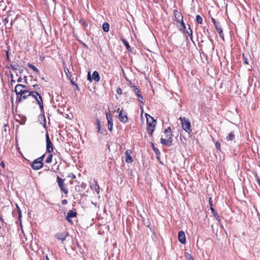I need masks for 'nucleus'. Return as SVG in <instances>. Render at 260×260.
Segmentation results:
<instances>
[{"label":"nucleus","mask_w":260,"mask_h":260,"mask_svg":"<svg viewBox=\"0 0 260 260\" xmlns=\"http://www.w3.org/2000/svg\"><path fill=\"white\" fill-rule=\"evenodd\" d=\"M185 256H186L187 260H194L193 257L188 253L186 254Z\"/></svg>","instance_id":"obj_32"},{"label":"nucleus","mask_w":260,"mask_h":260,"mask_svg":"<svg viewBox=\"0 0 260 260\" xmlns=\"http://www.w3.org/2000/svg\"><path fill=\"white\" fill-rule=\"evenodd\" d=\"M214 216H215V217L217 219L219 220V215H218L217 213H216V214L214 215Z\"/></svg>","instance_id":"obj_43"},{"label":"nucleus","mask_w":260,"mask_h":260,"mask_svg":"<svg viewBox=\"0 0 260 260\" xmlns=\"http://www.w3.org/2000/svg\"><path fill=\"white\" fill-rule=\"evenodd\" d=\"M42 117V118H43L44 120V121H45V122H44V124H43V126H44V127H46V121H45V118L44 116H43V115Z\"/></svg>","instance_id":"obj_42"},{"label":"nucleus","mask_w":260,"mask_h":260,"mask_svg":"<svg viewBox=\"0 0 260 260\" xmlns=\"http://www.w3.org/2000/svg\"><path fill=\"white\" fill-rule=\"evenodd\" d=\"M138 100L139 102H140L141 103H143V96L141 94H138Z\"/></svg>","instance_id":"obj_30"},{"label":"nucleus","mask_w":260,"mask_h":260,"mask_svg":"<svg viewBox=\"0 0 260 260\" xmlns=\"http://www.w3.org/2000/svg\"><path fill=\"white\" fill-rule=\"evenodd\" d=\"M22 79L21 78H19L17 80V81L18 82H20L21 81Z\"/></svg>","instance_id":"obj_48"},{"label":"nucleus","mask_w":260,"mask_h":260,"mask_svg":"<svg viewBox=\"0 0 260 260\" xmlns=\"http://www.w3.org/2000/svg\"><path fill=\"white\" fill-rule=\"evenodd\" d=\"M12 68L13 69H16L15 67H13V66H12Z\"/></svg>","instance_id":"obj_50"},{"label":"nucleus","mask_w":260,"mask_h":260,"mask_svg":"<svg viewBox=\"0 0 260 260\" xmlns=\"http://www.w3.org/2000/svg\"><path fill=\"white\" fill-rule=\"evenodd\" d=\"M46 149L49 153H51L53 150V144L51 142L48 133L46 135Z\"/></svg>","instance_id":"obj_9"},{"label":"nucleus","mask_w":260,"mask_h":260,"mask_svg":"<svg viewBox=\"0 0 260 260\" xmlns=\"http://www.w3.org/2000/svg\"><path fill=\"white\" fill-rule=\"evenodd\" d=\"M96 124H97L98 133H101V132L100 122V121L99 120H96Z\"/></svg>","instance_id":"obj_29"},{"label":"nucleus","mask_w":260,"mask_h":260,"mask_svg":"<svg viewBox=\"0 0 260 260\" xmlns=\"http://www.w3.org/2000/svg\"><path fill=\"white\" fill-rule=\"evenodd\" d=\"M196 20L199 23H200V24L202 23L203 20H202V18L200 15H198L196 16Z\"/></svg>","instance_id":"obj_26"},{"label":"nucleus","mask_w":260,"mask_h":260,"mask_svg":"<svg viewBox=\"0 0 260 260\" xmlns=\"http://www.w3.org/2000/svg\"><path fill=\"white\" fill-rule=\"evenodd\" d=\"M57 182L58 183V186L60 188L61 190L63 191L64 193H67L68 191L67 189L65 187L64 180L61 178L60 177L57 176Z\"/></svg>","instance_id":"obj_7"},{"label":"nucleus","mask_w":260,"mask_h":260,"mask_svg":"<svg viewBox=\"0 0 260 260\" xmlns=\"http://www.w3.org/2000/svg\"><path fill=\"white\" fill-rule=\"evenodd\" d=\"M106 118L108 121V128L110 131H112L113 128V119L112 116L108 113H106Z\"/></svg>","instance_id":"obj_12"},{"label":"nucleus","mask_w":260,"mask_h":260,"mask_svg":"<svg viewBox=\"0 0 260 260\" xmlns=\"http://www.w3.org/2000/svg\"><path fill=\"white\" fill-rule=\"evenodd\" d=\"M52 157H53L52 154H50L46 158V159L45 160V162L47 164H49V163L51 162L52 160Z\"/></svg>","instance_id":"obj_22"},{"label":"nucleus","mask_w":260,"mask_h":260,"mask_svg":"<svg viewBox=\"0 0 260 260\" xmlns=\"http://www.w3.org/2000/svg\"><path fill=\"white\" fill-rule=\"evenodd\" d=\"M145 116L146 117L147 123L148 124L147 131L148 134L150 136H152L155 127L156 121L148 114H146Z\"/></svg>","instance_id":"obj_2"},{"label":"nucleus","mask_w":260,"mask_h":260,"mask_svg":"<svg viewBox=\"0 0 260 260\" xmlns=\"http://www.w3.org/2000/svg\"><path fill=\"white\" fill-rule=\"evenodd\" d=\"M211 208V210L212 211V213H213L214 215H215L216 213H215V210H214V209L212 207H211V208Z\"/></svg>","instance_id":"obj_44"},{"label":"nucleus","mask_w":260,"mask_h":260,"mask_svg":"<svg viewBox=\"0 0 260 260\" xmlns=\"http://www.w3.org/2000/svg\"><path fill=\"white\" fill-rule=\"evenodd\" d=\"M131 151L129 150H127L125 152V155L126 156L125 161L127 163H131L133 161V159L131 156Z\"/></svg>","instance_id":"obj_15"},{"label":"nucleus","mask_w":260,"mask_h":260,"mask_svg":"<svg viewBox=\"0 0 260 260\" xmlns=\"http://www.w3.org/2000/svg\"><path fill=\"white\" fill-rule=\"evenodd\" d=\"M92 78L95 81H99L100 77L99 73L97 71H94L92 75Z\"/></svg>","instance_id":"obj_17"},{"label":"nucleus","mask_w":260,"mask_h":260,"mask_svg":"<svg viewBox=\"0 0 260 260\" xmlns=\"http://www.w3.org/2000/svg\"><path fill=\"white\" fill-rule=\"evenodd\" d=\"M122 41H123V42L124 43V44L125 45V47H126L127 49L128 50H129V49H130V46H129V45L128 43H127V41H125V40H122Z\"/></svg>","instance_id":"obj_31"},{"label":"nucleus","mask_w":260,"mask_h":260,"mask_svg":"<svg viewBox=\"0 0 260 260\" xmlns=\"http://www.w3.org/2000/svg\"><path fill=\"white\" fill-rule=\"evenodd\" d=\"M33 87H34V89H36V90H38V89H40L39 85H38V84L34 85Z\"/></svg>","instance_id":"obj_38"},{"label":"nucleus","mask_w":260,"mask_h":260,"mask_svg":"<svg viewBox=\"0 0 260 260\" xmlns=\"http://www.w3.org/2000/svg\"><path fill=\"white\" fill-rule=\"evenodd\" d=\"M70 177H72L73 178H75V176L73 174H72V175H70Z\"/></svg>","instance_id":"obj_45"},{"label":"nucleus","mask_w":260,"mask_h":260,"mask_svg":"<svg viewBox=\"0 0 260 260\" xmlns=\"http://www.w3.org/2000/svg\"><path fill=\"white\" fill-rule=\"evenodd\" d=\"M102 28L105 32H108L109 29V24L107 22L103 24Z\"/></svg>","instance_id":"obj_21"},{"label":"nucleus","mask_w":260,"mask_h":260,"mask_svg":"<svg viewBox=\"0 0 260 260\" xmlns=\"http://www.w3.org/2000/svg\"><path fill=\"white\" fill-rule=\"evenodd\" d=\"M68 233L67 232H62L60 233H57L55 235V237L62 241L66 240V237L68 236Z\"/></svg>","instance_id":"obj_13"},{"label":"nucleus","mask_w":260,"mask_h":260,"mask_svg":"<svg viewBox=\"0 0 260 260\" xmlns=\"http://www.w3.org/2000/svg\"><path fill=\"white\" fill-rule=\"evenodd\" d=\"M117 93L118 94H122V90L120 88H118L117 89Z\"/></svg>","instance_id":"obj_36"},{"label":"nucleus","mask_w":260,"mask_h":260,"mask_svg":"<svg viewBox=\"0 0 260 260\" xmlns=\"http://www.w3.org/2000/svg\"><path fill=\"white\" fill-rule=\"evenodd\" d=\"M77 215V213L75 212H74L72 210H70L67 214V216L66 217V219H68V218H71L72 217H75Z\"/></svg>","instance_id":"obj_18"},{"label":"nucleus","mask_w":260,"mask_h":260,"mask_svg":"<svg viewBox=\"0 0 260 260\" xmlns=\"http://www.w3.org/2000/svg\"><path fill=\"white\" fill-rule=\"evenodd\" d=\"M119 119L122 123H126L128 121V118L126 112H124L122 110H120L119 113Z\"/></svg>","instance_id":"obj_11"},{"label":"nucleus","mask_w":260,"mask_h":260,"mask_svg":"<svg viewBox=\"0 0 260 260\" xmlns=\"http://www.w3.org/2000/svg\"><path fill=\"white\" fill-rule=\"evenodd\" d=\"M152 148H153L154 151L155 152V153L156 154H160V152H159V150L157 148H155L154 146V144H152Z\"/></svg>","instance_id":"obj_28"},{"label":"nucleus","mask_w":260,"mask_h":260,"mask_svg":"<svg viewBox=\"0 0 260 260\" xmlns=\"http://www.w3.org/2000/svg\"><path fill=\"white\" fill-rule=\"evenodd\" d=\"M31 96L34 98L38 102L40 108L42 110L43 109V103L41 96L40 94L36 91H31Z\"/></svg>","instance_id":"obj_5"},{"label":"nucleus","mask_w":260,"mask_h":260,"mask_svg":"<svg viewBox=\"0 0 260 260\" xmlns=\"http://www.w3.org/2000/svg\"><path fill=\"white\" fill-rule=\"evenodd\" d=\"M174 14L175 16V20L177 22H180L181 23V25L182 26L183 30H184L186 27L183 21V16L182 14H181V13H180L176 10H175L174 11Z\"/></svg>","instance_id":"obj_4"},{"label":"nucleus","mask_w":260,"mask_h":260,"mask_svg":"<svg viewBox=\"0 0 260 260\" xmlns=\"http://www.w3.org/2000/svg\"><path fill=\"white\" fill-rule=\"evenodd\" d=\"M83 24L85 25V26H86L87 25V24L85 22H83Z\"/></svg>","instance_id":"obj_49"},{"label":"nucleus","mask_w":260,"mask_h":260,"mask_svg":"<svg viewBox=\"0 0 260 260\" xmlns=\"http://www.w3.org/2000/svg\"><path fill=\"white\" fill-rule=\"evenodd\" d=\"M235 135L234 134V133L233 132H231L226 137V140L228 141H233V140H234L235 139Z\"/></svg>","instance_id":"obj_20"},{"label":"nucleus","mask_w":260,"mask_h":260,"mask_svg":"<svg viewBox=\"0 0 260 260\" xmlns=\"http://www.w3.org/2000/svg\"><path fill=\"white\" fill-rule=\"evenodd\" d=\"M69 222L70 223H73L72 220L71 219V218H68V219H67Z\"/></svg>","instance_id":"obj_46"},{"label":"nucleus","mask_w":260,"mask_h":260,"mask_svg":"<svg viewBox=\"0 0 260 260\" xmlns=\"http://www.w3.org/2000/svg\"><path fill=\"white\" fill-rule=\"evenodd\" d=\"M215 146H216V148L218 150H220V143L218 142H216Z\"/></svg>","instance_id":"obj_33"},{"label":"nucleus","mask_w":260,"mask_h":260,"mask_svg":"<svg viewBox=\"0 0 260 260\" xmlns=\"http://www.w3.org/2000/svg\"><path fill=\"white\" fill-rule=\"evenodd\" d=\"M64 72L66 74L67 77L70 78V77H71V74L70 73L69 70L68 69H64Z\"/></svg>","instance_id":"obj_27"},{"label":"nucleus","mask_w":260,"mask_h":260,"mask_svg":"<svg viewBox=\"0 0 260 260\" xmlns=\"http://www.w3.org/2000/svg\"><path fill=\"white\" fill-rule=\"evenodd\" d=\"M189 30L186 31V33L189 36L191 40H192V31L189 26Z\"/></svg>","instance_id":"obj_24"},{"label":"nucleus","mask_w":260,"mask_h":260,"mask_svg":"<svg viewBox=\"0 0 260 260\" xmlns=\"http://www.w3.org/2000/svg\"><path fill=\"white\" fill-rule=\"evenodd\" d=\"M62 204L66 205L67 203V201L66 200H63L61 202Z\"/></svg>","instance_id":"obj_41"},{"label":"nucleus","mask_w":260,"mask_h":260,"mask_svg":"<svg viewBox=\"0 0 260 260\" xmlns=\"http://www.w3.org/2000/svg\"><path fill=\"white\" fill-rule=\"evenodd\" d=\"M244 62L246 64H248V60L247 59L245 58L244 59Z\"/></svg>","instance_id":"obj_47"},{"label":"nucleus","mask_w":260,"mask_h":260,"mask_svg":"<svg viewBox=\"0 0 260 260\" xmlns=\"http://www.w3.org/2000/svg\"><path fill=\"white\" fill-rule=\"evenodd\" d=\"M0 166H1V167L3 169H4L5 167V163H4L3 161H2V162L0 163Z\"/></svg>","instance_id":"obj_40"},{"label":"nucleus","mask_w":260,"mask_h":260,"mask_svg":"<svg viewBox=\"0 0 260 260\" xmlns=\"http://www.w3.org/2000/svg\"><path fill=\"white\" fill-rule=\"evenodd\" d=\"M28 66L29 68H30V69L33 70L36 73H39V70L34 65L29 63V64H28Z\"/></svg>","instance_id":"obj_23"},{"label":"nucleus","mask_w":260,"mask_h":260,"mask_svg":"<svg viewBox=\"0 0 260 260\" xmlns=\"http://www.w3.org/2000/svg\"><path fill=\"white\" fill-rule=\"evenodd\" d=\"M164 133L165 134L168 133V135L166 136V138H161L160 139V143L163 145L170 146L172 145V134L171 127H169L166 129Z\"/></svg>","instance_id":"obj_1"},{"label":"nucleus","mask_w":260,"mask_h":260,"mask_svg":"<svg viewBox=\"0 0 260 260\" xmlns=\"http://www.w3.org/2000/svg\"><path fill=\"white\" fill-rule=\"evenodd\" d=\"M179 120L181 123L182 128L187 133L190 134L191 132L190 129V122L189 120L186 119L185 117H179Z\"/></svg>","instance_id":"obj_3"},{"label":"nucleus","mask_w":260,"mask_h":260,"mask_svg":"<svg viewBox=\"0 0 260 260\" xmlns=\"http://www.w3.org/2000/svg\"><path fill=\"white\" fill-rule=\"evenodd\" d=\"M9 16H8L7 17L5 18L4 19L5 24L6 25L7 23H8L9 22Z\"/></svg>","instance_id":"obj_37"},{"label":"nucleus","mask_w":260,"mask_h":260,"mask_svg":"<svg viewBox=\"0 0 260 260\" xmlns=\"http://www.w3.org/2000/svg\"><path fill=\"white\" fill-rule=\"evenodd\" d=\"M27 89V87L25 85L22 84H17L15 88V91L16 95L18 96H20V94Z\"/></svg>","instance_id":"obj_6"},{"label":"nucleus","mask_w":260,"mask_h":260,"mask_svg":"<svg viewBox=\"0 0 260 260\" xmlns=\"http://www.w3.org/2000/svg\"><path fill=\"white\" fill-rule=\"evenodd\" d=\"M91 187L92 189L95 190L96 191V192H97V193H99V192H100V187H99V185L98 184L97 182H94V184H93L91 186Z\"/></svg>","instance_id":"obj_19"},{"label":"nucleus","mask_w":260,"mask_h":260,"mask_svg":"<svg viewBox=\"0 0 260 260\" xmlns=\"http://www.w3.org/2000/svg\"><path fill=\"white\" fill-rule=\"evenodd\" d=\"M44 156H45V154H44L42 156H41V157L38 158L37 159L39 161L42 162V161H43V160L44 159Z\"/></svg>","instance_id":"obj_35"},{"label":"nucleus","mask_w":260,"mask_h":260,"mask_svg":"<svg viewBox=\"0 0 260 260\" xmlns=\"http://www.w3.org/2000/svg\"><path fill=\"white\" fill-rule=\"evenodd\" d=\"M43 166V163L39 161L37 159H35L31 165L32 168L35 170H38L42 168Z\"/></svg>","instance_id":"obj_10"},{"label":"nucleus","mask_w":260,"mask_h":260,"mask_svg":"<svg viewBox=\"0 0 260 260\" xmlns=\"http://www.w3.org/2000/svg\"><path fill=\"white\" fill-rule=\"evenodd\" d=\"M92 78L90 76V73L88 72V75H87V80L91 82L92 81Z\"/></svg>","instance_id":"obj_34"},{"label":"nucleus","mask_w":260,"mask_h":260,"mask_svg":"<svg viewBox=\"0 0 260 260\" xmlns=\"http://www.w3.org/2000/svg\"><path fill=\"white\" fill-rule=\"evenodd\" d=\"M178 240L181 244H184L186 242V237L183 231H180L178 233Z\"/></svg>","instance_id":"obj_14"},{"label":"nucleus","mask_w":260,"mask_h":260,"mask_svg":"<svg viewBox=\"0 0 260 260\" xmlns=\"http://www.w3.org/2000/svg\"><path fill=\"white\" fill-rule=\"evenodd\" d=\"M31 91H29L26 89L24 91L20 94V96L17 98V101L19 103H20L22 101L26 99L28 96H31Z\"/></svg>","instance_id":"obj_8"},{"label":"nucleus","mask_w":260,"mask_h":260,"mask_svg":"<svg viewBox=\"0 0 260 260\" xmlns=\"http://www.w3.org/2000/svg\"><path fill=\"white\" fill-rule=\"evenodd\" d=\"M168 135V133H167L166 134H165V136H166V135Z\"/></svg>","instance_id":"obj_51"},{"label":"nucleus","mask_w":260,"mask_h":260,"mask_svg":"<svg viewBox=\"0 0 260 260\" xmlns=\"http://www.w3.org/2000/svg\"><path fill=\"white\" fill-rule=\"evenodd\" d=\"M215 27L216 28L217 31L219 34L220 37L223 40H224V35L223 34L222 29L220 23L215 25Z\"/></svg>","instance_id":"obj_16"},{"label":"nucleus","mask_w":260,"mask_h":260,"mask_svg":"<svg viewBox=\"0 0 260 260\" xmlns=\"http://www.w3.org/2000/svg\"><path fill=\"white\" fill-rule=\"evenodd\" d=\"M132 88L134 92H135L136 95L138 96V94H140L139 90L135 86H132Z\"/></svg>","instance_id":"obj_25"},{"label":"nucleus","mask_w":260,"mask_h":260,"mask_svg":"<svg viewBox=\"0 0 260 260\" xmlns=\"http://www.w3.org/2000/svg\"><path fill=\"white\" fill-rule=\"evenodd\" d=\"M212 22L213 23V24H214V26H215V25H217L219 23V22H216L215 21V20L213 18L212 19Z\"/></svg>","instance_id":"obj_39"}]
</instances>
